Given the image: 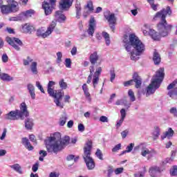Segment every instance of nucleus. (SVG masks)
<instances>
[{
    "mask_svg": "<svg viewBox=\"0 0 177 177\" xmlns=\"http://www.w3.org/2000/svg\"><path fill=\"white\" fill-rule=\"evenodd\" d=\"M142 146H143V144H140L138 146V149H141L140 154L141 156H142V157H147V160H150L153 158V157L155 156L156 154H157V151H156V150L149 149L146 147H142Z\"/></svg>",
    "mask_w": 177,
    "mask_h": 177,
    "instance_id": "obj_9",
    "label": "nucleus"
},
{
    "mask_svg": "<svg viewBox=\"0 0 177 177\" xmlns=\"http://www.w3.org/2000/svg\"><path fill=\"white\" fill-rule=\"evenodd\" d=\"M37 62H32L30 65V70L33 74H38V69L37 68Z\"/></svg>",
    "mask_w": 177,
    "mask_h": 177,
    "instance_id": "obj_31",
    "label": "nucleus"
},
{
    "mask_svg": "<svg viewBox=\"0 0 177 177\" xmlns=\"http://www.w3.org/2000/svg\"><path fill=\"white\" fill-rule=\"evenodd\" d=\"M128 95L130 97V100L131 102H135V100H136V98L135 97V93H133V91L132 90H129L128 91Z\"/></svg>",
    "mask_w": 177,
    "mask_h": 177,
    "instance_id": "obj_38",
    "label": "nucleus"
},
{
    "mask_svg": "<svg viewBox=\"0 0 177 177\" xmlns=\"http://www.w3.org/2000/svg\"><path fill=\"white\" fill-rule=\"evenodd\" d=\"M8 60H9V57H8V55L3 54L2 56V62L3 63H8Z\"/></svg>",
    "mask_w": 177,
    "mask_h": 177,
    "instance_id": "obj_56",
    "label": "nucleus"
},
{
    "mask_svg": "<svg viewBox=\"0 0 177 177\" xmlns=\"http://www.w3.org/2000/svg\"><path fill=\"white\" fill-rule=\"evenodd\" d=\"M73 125H74V121L70 120L67 123L68 128H73Z\"/></svg>",
    "mask_w": 177,
    "mask_h": 177,
    "instance_id": "obj_64",
    "label": "nucleus"
},
{
    "mask_svg": "<svg viewBox=\"0 0 177 177\" xmlns=\"http://www.w3.org/2000/svg\"><path fill=\"white\" fill-rule=\"evenodd\" d=\"M10 12L11 13L13 12H16L19 10V3H17V2L15 1H12V3L10 6Z\"/></svg>",
    "mask_w": 177,
    "mask_h": 177,
    "instance_id": "obj_24",
    "label": "nucleus"
},
{
    "mask_svg": "<svg viewBox=\"0 0 177 177\" xmlns=\"http://www.w3.org/2000/svg\"><path fill=\"white\" fill-rule=\"evenodd\" d=\"M1 12L3 15H9V13H11L10 6H6V5L1 6Z\"/></svg>",
    "mask_w": 177,
    "mask_h": 177,
    "instance_id": "obj_26",
    "label": "nucleus"
},
{
    "mask_svg": "<svg viewBox=\"0 0 177 177\" xmlns=\"http://www.w3.org/2000/svg\"><path fill=\"white\" fill-rule=\"evenodd\" d=\"M171 13L172 11L171 10V8L167 6L166 9L163 8L155 15L153 20H158V19H160V22L158 24L159 33L153 29H149V35L153 41H160L161 37H167V35L171 32L172 25L168 24L165 18L167 17V15L171 16Z\"/></svg>",
    "mask_w": 177,
    "mask_h": 177,
    "instance_id": "obj_1",
    "label": "nucleus"
},
{
    "mask_svg": "<svg viewBox=\"0 0 177 177\" xmlns=\"http://www.w3.org/2000/svg\"><path fill=\"white\" fill-rule=\"evenodd\" d=\"M123 42L126 50L130 52L131 59L134 62L139 60V56L143 55L145 50H146L143 42L135 34H130L129 37L124 36Z\"/></svg>",
    "mask_w": 177,
    "mask_h": 177,
    "instance_id": "obj_2",
    "label": "nucleus"
},
{
    "mask_svg": "<svg viewBox=\"0 0 177 177\" xmlns=\"http://www.w3.org/2000/svg\"><path fill=\"white\" fill-rule=\"evenodd\" d=\"M59 85L62 89H66L67 88V83L64 82V80H61L59 82Z\"/></svg>",
    "mask_w": 177,
    "mask_h": 177,
    "instance_id": "obj_42",
    "label": "nucleus"
},
{
    "mask_svg": "<svg viewBox=\"0 0 177 177\" xmlns=\"http://www.w3.org/2000/svg\"><path fill=\"white\" fill-rule=\"evenodd\" d=\"M65 66L68 68H70L71 67V59L69 58H66L65 59Z\"/></svg>",
    "mask_w": 177,
    "mask_h": 177,
    "instance_id": "obj_45",
    "label": "nucleus"
},
{
    "mask_svg": "<svg viewBox=\"0 0 177 177\" xmlns=\"http://www.w3.org/2000/svg\"><path fill=\"white\" fill-rule=\"evenodd\" d=\"M39 164L38 162L35 163L32 167V171L33 172H37L38 171V167H39Z\"/></svg>",
    "mask_w": 177,
    "mask_h": 177,
    "instance_id": "obj_58",
    "label": "nucleus"
},
{
    "mask_svg": "<svg viewBox=\"0 0 177 177\" xmlns=\"http://www.w3.org/2000/svg\"><path fill=\"white\" fill-rule=\"evenodd\" d=\"M92 150V141H88L84 148V159L86 165L89 170L95 169V161L91 157V151Z\"/></svg>",
    "mask_w": 177,
    "mask_h": 177,
    "instance_id": "obj_6",
    "label": "nucleus"
},
{
    "mask_svg": "<svg viewBox=\"0 0 177 177\" xmlns=\"http://www.w3.org/2000/svg\"><path fill=\"white\" fill-rule=\"evenodd\" d=\"M6 42L9 44L11 46H13L16 50H20V47L23 45V42H21V40L19 39L18 38H10V37H6ZM16 44H17V46Z\"/></svg>",
    "mask_w": 177,
    "mask_h": 177,
    "instance_id": "obj_13",
    "label": "nucleus"
},
{
    "mask_svg": "<svg viewBox=\"0 0 177 177\" xmlns=\"http://www.w3.org/2000/svg\"><path fill=\"white\" fill-rule=\"evenodd\" d=\"M96 28V21L94 17H91L89 21L88 28L87 32L90 37H93L95 34V28Z\"/></svg>",
    "mask_w": 177,
    "mask_h": 177,
    "instance_id": "obj_15",
    "label": "nucleus"
},
{
    "mask_svg": "<svg viewBox=\"0 0 177 177\" xmlns=\"http://www.w3.org/2000/svg\"><path fill=\"white\" fill-rule=\"evenodd\" d=\"M174 133H175V131L172 130V128H169L168 130L163 133V135L161 136V139L162 140H164V139L166 138H167V139H171V138L174 136Z\"/></svg>",
    "mask_w": 177,
    "mask_h": 177,
    "instance_id": "obj_21",
    "label": "nucleus"
},
{
    "mask_svg": "<svg viewBox=\"0 0 177 177\" xmlns=\"http://www.w3.org/2000/svg\"><path fill=\"white\" fill-rule=\"evenodd\" d=\"M102 37L105 39L106 44L107 45V46H109V45H110V35H109V33H107L106 32H103Z\"/></svg>",
    "mask_w": 177,
    "mask_h": 177,
    "instance_id": "obj_32",
    "label": "nucleus"
},
{
    "mask_svg": "<svg viewBox=\"0 0 177 177\" xmlns=\"http://www.w3.org/2000/svg\"><path fill=\"white\" fill-rule=\"evenodd\" d=\"M111 74V82H114V80H115V73L114 72V71H111L110 72Z\"/></svg>",
    "mask_w": 177,
    "mask_h": 177,
    "instance_id": "obj_49",
    "label": "nucleus"
},
{
    "mask_svg": "<svg viewBox=\"0 0 177 177\" xmlns=\"http://www.w3.org/2000/svg\"><path fill=\"white\" fill-rule=\"evenodd\" d=\"M27 59H24V66H28V64H30V63H31V62H32V59H31V58H30V57H28Z\"/></svg>",
    "mask_w": 177,
    "mask_h": 177,
    "instance_id": "obj_53",
    "label": "nucleus"
},
{
    "mask_svg": "<svg viewBox=\"0 0 177 177\" xmlns=\"http://www.w3.org/2000/svg\"><path fill=\"white\" fill-rule=\"evenodd\" d=\"M10 167H11L12 169H14V171L18 174H20V175H23V170L21 169V166H20V165L16 163L15 165H10Z\"/></svg>",
    "mask_w": 177,
    "mask_h": 177,
    "instance_id": "obj_25",
    "label": "nucleus"
},
{
    "mask_svg": "<svg viewBox=\"0 0 177 177\" xmlns=\"http://www.w3.org/2000/svg\"><path fill=\"white\" fill-rule=\"evenodd\" d=\"M5 120H16L20 118V113H19V110L11 111L8 113L4 115Z\"/></svg>",
    "mask_w": 177,
    "mask_h": 177,
    "instance_id": "obj_14",
    "label": "nucleus"
},
{
    "mask_svg": "<svg viewBox=\"0 0 177 177\" xmlns=\"http://www.w3.org/2000/svg\"><path fill=\"white\" fill-rule=\"evenodd\" d=\"M57 0H49V3L48 1H44L42 4V8L44 10L45 15L48 16V15H50L52 13V10L53 9V6L56 5Z\"/></svg>",
    "mask_w": 177,
    "mask_h": 177,
    "instance_id": "obj_12",
    "label": "nucleus"
},
{
    "mask_svg": "<svg viewBox=\"0 0 177 177\" xmlns=\"http://www.w3.org/2000/svg\"><path fill=\"white\" fill-rule=\"evenodd\" d=\"M39 154L41 157H46V156H48V153H46V151L44 150L40 151Z\"/></svg>",
    "mask_w": 177,
    "mask_h": 177,
    "instance_id": "obj_63",
    "label": "nucleus"
},
{
    "mask_svg": "<svg viewBox=\"0 0 177 177\" xmlns=\"http://www.w3.org/2000/svg\"><path fill=\"white\" fill-rule=\"evenodd\" d=\"M36 86L38 88V89H39V91H41L42 93H45V91L39 82H36Z\"/></svg>",
    "mask_w": 177,
    "mask_h": 177,
    "instance_id": "obj_46",
    "label": "nucleus"
},
{
    "mask_svg": "<svg viewBox=\"0 0 177 177\" xmlns=\"http://www.w3.org/2000/svg\"><path fill=\"white\" fill-rule=\"evenodd\" d=\"M82 90L84 92V95L86 96V100L88 102H92V98L91 97V93H89V88H88V85H86V84H83Z\"/></svg>",
    "mask_w": 177,
    "mask_h": 177,
    "instance_id": "obj_22",
    "label": "nucleus"
},
{
    "mask_svg": "<svg viewBox=\"0 0 177 177\" xmlns=\"http://www.w3.org/2000/svg\"><path fill=\"white\" fill-rule=\"evenodd\" d=\"M28 92H35V88L34 86L31 84H28Z\"/></svg>",
    "mask_w": 177,
    "mask_h": 177,
    "instance_id": "obj_52",
    "label": "nucleus"
},
{
    "mask_svg": "<svg viewBox=\"0 0 177 177\" xmlns=\"http://www.w3.org/2000/svg\"><path fill=\"white\" fill-rule=\"evenodd\" d=\"M78 131L80 132H84V131H85V126H84L83 124H78Z\"/></svg>",
    "mask_w": 177,
    "mask_h": 177,
    "instance_id": "obj_55",
    "label": "nucleus"
},
{
    "mask_svg": "<svg viewBox=\"0 0 177 177\" xmlns=\"http://www.w3.org/2000/svg\"><path fill=\"white\" fill-rule=\"evenodd\" d=\"M120 115H121V118L122 120H125V117H127V112H125V109H122L120 110Z\"/></svg>",
    "mask_w": 177,
    "mask_h": 177,
    "instance_id": "obj_48",
    "label": "nucleus"
},
{
    "mask_svg": "<svg viewBox=\"0 0 177 177\" xmlns=\"http://www.w3.org/2000/svg\"><path fill=\"white\" fill-rule=\"evenodd\" d=\"M22 145H24V146H25V147L29 151L34 150V147L31 145L28 139L26 138H22Z\"/></svg>",
    "mask_w": 177,
    "mask_h": 177,
    "instance_id": "obj_23",
    "label": "nucleus"
},
{
    "mask_svg": "<svg viewBox=\"0 0 177 177\" xmlns=\"http://www.w3.org/2000/svg\"><path fill=\"white\" fill-rule=\"evenodd\" d=\"M149 172L151 177H157L161 174V169L157 166H153L150 167Z\"/></svg>",
    "mask_w": 177,
    "mask_h": 177,
    "instance_id": "obj_18",
    "label": "nucleus"
},
{
    "mask_svg": "<svg viewBox=\"0 0 177 177\" xmlns=\"http://www.w3.org/2000/svg\"><path fill=\"white\" fill-rule=\"evenodd\" d=\"M66 121H67V115L66 114L62 115L59 119V125H61V127H63L66 124Z\"/></svg>",
    "mask_w": 177,
    "mask_h": 177,
    "instance_id": "obj_34",
    "label": "nucleus"
},
{
    "mask_svg": "<svg viewBox=\"0 0 177 177\" xmlns=\"http://www.w3.org/2000/svg\"><path fill=\"white\" fill-rule=\"evenodd\" d=\"M94 72L95 68L93 66H91L90 67V75L87 78V84H91V82H92L94 89H96L97 84H99L100 74L102 73V67H98L93 74Z\"/></svg>",
    "mask_w": 177,
    "mask_h": 177,
    "instance_id": "obj_7",
    "label": "nucleus"
},
{
    "mask_svg": "<svg viewBox=\"0 0 177 177\" xmlns=\"http://www.w3.org/2000/svg\"><path fill=\"white\" fill-rule=\"evenodd\" d=\"M151 8L154 10L155 12H157V8H158V4H155L154 3L153 4H151Z\"/></svg>",
    "mask_w": 177,
    "mask_h": 177,
    "instance_id": "obj_62",
    "label": "nucleus"
},
{
    "mask_svg": "<svg viewBox=\"0 0 177 177\" xmlns=\"http://www.w3.org/2000/svg\"><path fill=\"white\" fill-rule=\"evenodd\" d=\"M55 85H56V83L55 82L49 81L47 86V92L48 95L55 99L54 102L56 106L57 107H59L60 109H63L64 104L60 102V101L62 100V97H63V95H64V93H62V90L55 91Z\"/></svg>",
    "mask_w": 177,
    "mask_h": 177,
    "instance_id": "obj_5",
    "label": "nucleus"
},
{
    "mask_svg": "<svg viewBox=\"0 0 177 177\" xmlns=\"http://www.w3.org/2000/svg\"><path fill=\"white\" fill-rule=\"evenodd\" d=\"M56 28V21H53L51 24L49 25V26L47 28V30L45 32V30L44 28H39L37 30L36 34L37 37H41V38H47V37H49L52 32H53V30Z\"/></svg>",
    "mask_w": 177,
    "mask_h": 177,
    "instance_id": "obj_8",
    "label": "nucleus"
},
{
    "mask_svg": "<svg viewBox=\"0 0 177 177\" xmlns=\"http://www.w3.org/2000/svg\"><path fill=\"white\" fill-rule=\"evenodd\" d=\"M23 30L25 32H30L32 30V26L26 24L23 26Z\"/></svg>",
    "mask_w": 177,
    "mask_h": 177,
    "instance_id": "obj_37",
    "label": "nucleus"
},
{
    "mask_svg": "<svg viewBox=\"0 0 177 177\" xmlns=\"http://www.w3.org/2000/svg\"><path fill=\"white\" fill-rule=\"evenodd\" d=\"M95 156L99 158V160H103V153H102V151L100 149H97V151L95 152Z\"/></svg>",
    "mask_w": 177,
    "mask_h": 177,
    "instance_id": "obj_43",
    "label": "nucleus"
},
{
    "mask_svg": "<svg viewBox=\"0 0 177 177\" xmlns=\"http://www.w3.org/2000/svg\"><path fill=\"white\" fill-rule=\"evenodd\" d=\"M153 139H157L160 136V128L156 127L153 132Z\"/></svg>",
    "mask_w": 177,
    "mask_h": 177,
    "instance_id": "obj_41",
    "label": "nucleus"
},
{
    "mask_svg": "<svg viewBox=\"0 0 177 177\" xmlns=\"http://www.w3.org/2000/svg\"><path fill=\"white\" fill-rule=\"evenodd\" d=\"M104 16L109 23L110 26H111V24H115L117 19L115 18V15L113 13L110 12V11H106L104 13Z\"/></svg>",
    "mask_w": 177,
    "mask_h": 177,
    "instance_id": "obj_16",
    "label": "nucleus"
},
{
    "mask_svg": "<svg viewBox=\"0 0 177 177\" xmlns=\"http://www.w3.org/2000/svg\"><path fill=\"white\" fill-rule=\"evenodd\" d=\"M124 171V168L122 167H119L115 169L114 172L115 175H120V174H122V171Z\"/></svg>",
    "mask_w": 177,
    "mask_h": 177,
    "instance_id": "obj_50",
    "label": "nucleus"
},
{
    "mask_svg": "<svg viewBox=\"0 0 177 177\" xmlns=\"http://www.w3.org/2000/svg\"><path fill=\"white\" fill-rule=\"evenodd\" d=\"M170 175L171 176H177V166H174L170 169Z\"/></svg>",
    "mask_w": 177,
    "mask_h": 177,
    "instance_id": "obj_39",
    "label": "nucleus"
},
{
    "mask_svg": "<svg viewBox=\"0 0 177 177\" xmlns=\"http://www.w3.org/2000/svg\"><path fill=\"white\" fill-rule=\"evenodd\" d=\"M164 68H160L156 71V75L153 77L151 84L147 88L146 96L153 95L160 88L161 82L164 80Z\"/></svg>",
    "mask_w": 177,
    "mask_h": 177,
    "instance_id": "obj_4",
    "label": "nucleus"
},
{
    "mask_svg": "<svg viewBox=\"0 0 177 177\" xmlns=\"http://www.w3.org/2000/svg\"><path fill=\"white\" fill-rule=\"evenodd\" d=\"M55 16L57 21H59V23H64V21H66V16L63 15V12L62 11L55 12Z\"/></svg>",
    "mask_w": 177,
    "mask_h": 177,
    "instance_id": "obj_20",
    "label": "nucleus"
},
{
    "mask_svg": "<svg viewBox=\"0 0 177 177\" xmlns=\"http://www.w3.org/2000/svg\"><path fill=\"white\" fill-rule=\"evenodd\" d=\"M120 149H121V144H118L115 145L114 148L112 149V151L113 153H115V151H118V150H120Z\"/></svg>",
    "mask_w": 177,
    "mask_h": 177,
    "instance_id": "obj_54",
    "label": "nucleus"
},
{
    "mask_svg": "<svg viewBox=\"0 0 177 177\" xmlns=\"http://www.w3.org/2000/svg\"><path fill=\"white\" fill-rule=\"evenodd\" d=\"M85 9H88L87 15L92 13L93 12V3L91 1H88Z\"/></svg>",
    "mask_w": 177,
    "mask_h": 177,
    "instance_id": "obj_30",
    "label": "nucleus"
},
{
    "mask_svg": "<svg viewBox=\"0 0 177 177\" xmlns=\"http://www.w3.org/2000/svg\"><path fill=\"white\" fill-rule=\"evenodd\" d=\"M74 155H69L67 156L66 160L68 161H71V160H74L75 162L78 160V157L74 158Z\"/></svg>",
    "mask_w": 177,
    "mask_h": 177,
    "instance_id": "obj_47",
    "label": "nucleus"
},
{
    "mask_svg": "<svg viewBox=\"0 0 177 177\" xmlns=\"http://www.w3.org/2000/svg\"><path fill=\"white\" fill-rule=\"evenodd\" d=\"M19 114L21 120H23L24 117H28V115H30L28 110H27V105L26 104V102H22L20 104V111L19 110Z\"/></svg>",
    "mask_w": 177,
    "mask_h": 177,
    "instance_id": "obj_17",
    "label": "nucleus"
},
{
    "mask_svg": "<svg viewBox=\"0 0 177 177\" xmlns=\"http://www.w3.org/2000/svg\"><path fill=\"white\" fill-rule=\"evenodd\" d=\"M34 13H35V12L33 10H26V12H23L22 15L25 17H31Z\"/></svg>",
    "mask_w": 177,
    "mask_h": 177,
    "instance_id": "obj_33",
    "label": "nucleus"
},
{
    "mask_svg": "<svg viewBox=\"0 0 177 177\" xmlns=\"http://www.w3.org/2000/svg\"><path fill=\"white\" fill-rule=\"evenodd\" d=\"M34 123H32V119L28 118L25 121V127L26 129H32V126Z\"/></svg>",
    "mask_w": 177,
    "mask_h": 177,
    "instance_id": "obj_29",
    "label": "nucleus"
},
{
    "mask_svg": "<svg viewBox=\"0 0 177 177\" xmlns=\"http://www.w3.org/2000/svg\"><path fill=\"white\" fill-rule=\"evenodd\" d=\"M150 30L151 29H150L147 25H145L142 28V32L144 35L145 36L150 35Z\"/></svg>",
    "mask_w": 177,
    "mask_h": 177,
    "instance_id": "obj_35",
    "label": "nucleus"
},
{
    "mask_svg": "<svg viewBox=\"0 0 177 177\" xmlns=\"http://www.w3.org/2000/svg\"><path fill=\"white\" fill-rule=\"evenodd\" d=\"M97 59H99V57L97 56V52H94L90 55V62L91 64H95L96 62H97Z\"/></svg>",
    "mask_w": 177,
    "mask_h": 177,
    "instance_id": "obj_28",
    "label": "nucleus"
},
{
    "mask_svg": "<svg viewBox=\"0 0 177 177\" xmlns=\"http://www.w3.org/2000/svg\"><path fill=\"white\" fill-rule=\"evenodd\" d=\"M74 0H61L59 1V8L64 10L70 8L73 5V1Z\"/></svg>",
    "mask_w": 177,
    "mask_h": 177,
    "instance_id": "obj_19",
    "label": "nucleus"
},
{
    "mask_svg": "<svg viewBox=\"0 0 177 177\" xmlns=\"http://www.w3.org/2000/svg\"><path fill=\"white\" fill-rule=\"evenodd\" d=\"M100 121H101V122H109V118L106 116H101L100 118Z\"/></svg>",
    "mask_w": 177,
    "mask_h": 177,
    "instance_id": "obj_59",
    "label": "nucleus"
},
{
    "mask_svg": "<svg viewBox=\"0 0 177 177\" xmlns=\"http://www.w3.org/2000/svg\"><path fill=\"white\" fill-rule=\"evenodd\" d=\"M46 150L48 153H59L66 146L70 144V137L65 136L62 139L60 133L57 132L50 135L44 140Z\"/></svg>",
    "mask_w": 177,
    "mask_h": 177,
    "instance_id": "obj_3",
    "label": "nucleus"
},
{
    "mask_svg": "<svg viewBox=\"0 0 177 177\" xmlns=\"http://www.w3.org/2000/svg\"><path fill=\"white\" fill-rule=\"evenodd\" d=\"M129 132V131L128 130H124L121 133L123 139H125V138H127V136L128 135Z\"/></svg>",
    "mask_w": 177,
    "mask_h": 177,
    "instance_id": "obj_61",
    "label": "nucleus"
},
{
    "mask_svg": "<svg viewBox=\"0 0 177 177\" xmlns=\"http://www.w3.org/2000/svg\"><path fill=\"white\" fill-rule=\"evenodd\" d=\"M57 63H60L62 62V57H63V55H62V53L58 52L57 53Z\"/></svg>",
    "mask_w": 177,
    "mask_h": 177,
    "instance_id": "obj_51",
    "label": "nucleus"
},
{
    "mask_svg": "<svg viewBox=\"0 0 177 177\" xmlns=\"http://www.w3.org/2000/svg\"><path fill=\"white\" fill-rule=\"evenodd\" d=\"M5 31H7V32H8V34H15V29H13L12 28L7 27L5 29Z\"/></svg>",
    "mask_w": 177,
    "mask_h": 177,
    "instance_id": "obj_57",
    "label": "nucleus"
},
{
    "mask_svg": "<svg viewBox=\"0 0 177 177\" xmlns=\"http://www.w3.org/2000/svg\"><path fill=\"white\" fill-rule=\"evenodd\" d=\"M153 61L154 64H160L161 62V57L160 56V54L157 53V51H155L153 53Z\"/></svg>",
    "mask_w": 177,
    "mask_h": 177,
    "instance_id": "obj_27",
    "label": "nucleus"
},
{
    "mask_svg": "<svg viewBox=\"0 0 177 177\" xmlns=\"http://www.w3.org/2000/svg\"><path fill=\"white\" fill-rule=\"evenodd\" d=\"M124 119L120 118V120L117 122L116 128H120V127H121V125H122V123L124 122Z\"/></svg>",
    "mask_w": 177,
    "mask_h": 177,
    "instance_id": "obj_60",
    "label": "nucleus"
},
{
    "mask_svg": "<svg viewBox=\"0 0 177 177\" xmlns=\"http://www.w3.org/2000/svg\"><path fill=\"white\" fill-rule=\"evenodd\" d=\"M133 82L136 83V88H138L142 86V78L138 73H134L133 80L124 82V86H131V85H133Z\"/></svg>",
    "mask_w": 177,
    "mask_h": 177,
    "instance_id": "obj_10",
    "label": "nucleus"
},
{
    "mask_svg": "<svg viewBox=\"0 0 177 177\" xmlns=\"http://www.w3.org/2000/svg\"><path fill=\"white\" fill-rule=\"evenodd\" d=\"M75 9H76L77 17H78L79 16H81V4L76 3L75 4Z\"/></svg>",
    "mask_w": 177,
    "mask_h": 177,
    "instance_id": "obj_40",
    "label": "nucleus"
},
{
    "mask_svg": "<svg viewBox=\"0 0 177 177\" xmlns=\"http://www.w3.org/2000/svg\"><path fill=\"white\" fill-rule=\"evenodd\" d=\"M170 114H172V115H174V117L177 118V109L176 107H172L171 109H170Z\"/></svg>",
    "mask_w": 177,
    "mask_h": 177,
    "instance_id": "obj_44",
    "label": "nucleus"
},
{
    "mask_svg": "<svg viewBox=\"0 0 177 177\" xmlns=\"http://www.w3.org/2000/svg\"><path fill=\"white\" fill-rule=\"evenodd\" d=\"M177 79L172 83L168 85L167 90L169 91L167 95L171 97V99H177Z\"/></svg>",
    "mask_w": 177,
    "mask_h": 177,
    "instance_id": "obj_11",
    "label": "nucleus"
},
{
    "mask_svg": "<svg viewBox=\"0 0 177 177\" xmlns=\"http://www.w3.org/2000/svg\"><path fill=\"white\" fill-rule=\"evenodd\" d=\"M135 147V144L130 143L126 148V150L123 151V154L125 153H131Z\"/></svg>",
    "mask_w": 177,
    "mask_h": 177,
    "instance_id": "obj_36",
    "label": "nucleus"
}]
</instances>
